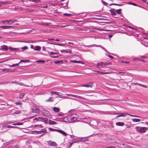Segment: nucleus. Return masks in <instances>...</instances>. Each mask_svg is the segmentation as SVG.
<instances>
[{"label": "nucleus", "instance_id": "22", "mask_svg": "<svg viewBox=\"0 0 148 148\" xmlns=\"http://www.w3.org/2000/svg\"><path fill=\"white\" fill-rule=\"evenodd\" d=\"M44 112H43L44 116H48L49 115V113L47 111H44Z\"/></svg>", "mask_w": 148, "mask_h": 148}, {"label": "nucleus", "instance_id": "42", "mask_svg": "<svg viewBox=\"0 0 148 148\" xmlns=\"http://www.w3.org/2000/svg\"><path fill=\"white\" fill-rule=\"evenodd\" d=\"M25 95L24 93H22L21 94L19 95V97L20 99L22 98Z\"/></svg>", "mask_w": 148, "mask_h": 148}, {"label": "nucleus", "instance_id": "45", "mask_svg": "<svg viewBox=\"0 0 148 148\" xmlns=\"http://www.w3.org/2000/svg\"><path fill=\"white\" fill-rule=\"evenodd\" d=\"M33 2L36 3H38L40 2V0H33Z\"/></svg>", "mask_w": 148, "mask_h": 148}, {"label": "nucleus", "instance_id": "47", "mask_svg": "<svg viewBox=\"0 0 148 148\" xmlns=\"http://www.w3.org/2000/svg\"><path fill=\"white\" fill-rule=\"evenodd\" d=\"M60 62H62V61L61 60L57 61L55 62V63L56 64L60 63Z\"/></svg>", "mask_w": 148, "mask_h": 148}, {"label": "nucleus", "instance_id": "20", "mask_svg": "<svg viewBox=\"0 0 148 148\" xmlns=\"http://www.w3.org/2000/svg\"><path fill=\"white\" fill-rule=\"evenodd\" d=\"M126 116V113H121L119 115L116 116V118H118L120 117H123Z\"/></svg>", "mask_w": 148, "mask_h": 148}, {"label": "nucleus", "instance_id": "36", "mask_svg": "<svg viewBox=\"0 0 148 148\" xmlns=\"http://www.w3.org/2000/svg\"><path fill=\"white\" fill-rule=\"evenodd\" d=\"M28 48L27 46H25L21 48V49L23 50H25L27 49Z\"/></svg>", "mask_w": 148, "mask_h": 148}, {"label": "nucleus", "instance_id": "33", "mask_svg": "<svg viewBox=\"0 0 148 148\" xmlns=\"http://www.w3.org/2000/svg\"><path fill=\"white\" fill-rule=\"evenodd\" d=\"M51 94L52 95H55V94L58 95V94L60 93V92H55V91L51 92Z\"/></svg>", "mask_w": 148, "mask_h": 148}, {"label": "nucleus", "instance_id": "2", "mask_svg": "<svg viewBox=\"0 0 148 148\" xmlns=\"http://www.w3.org/2000/svg\"><path fill=\"white\" fill-rule=\"evenodd\" d=\"M136 129L137 131L140 133H144L148 129V128L142 127H136Z\"/></svg>", "mask_w": 148, "mask_h": 148}, {"label": "nucleus", "instance_id": "25", "mask_svg": "<svg viewBox=\"0 0 148 148\" xmlns=\"http://www.w3.org/2000/svg\"><path fill=\"white\" fill-rule=\"evenodd\" d=\"M51 55H58L59 54V52H48Z\"/></svg>", "mask_w": 148, "mask_h": 148}, {"label": "nucleus", "instance_id": "1", "mask_svg": "<svg viewBox=\"0 0 148 148\" xmlns=\"http://www.w3.org/2000/svg\"><path fill=\"white\" fill-rule=\"evenodd\" d=\"M69 121L70 122H73L77 120L78 117V116L76 114H73L69 115Z\"/></svg>", "mask_w": 148, "mask_h": 148}, {"label": "nucleus", "instance_id": "35", "mask_svg": "<svg viewBox=\"0 0 148 148\" xmlns=\"http://www.w3.org/2000/svg\"><path fill=\"white\" fill-rule=\"evenodd\" d=\"M0 28H2L3 29H7L8 28L7 26H0Z\"/></svg>", "mask_w": 148, "mask_h": 148}, {"label": "nucleus", "instance_id": "60", "mask_svg": "<svg viewBox=\"0 0 148 148\" xmlns=\"http://www.w3.org/2000/svg\"><path fill=\"white\" fill-rule=\"evenodd\" d=\"M8 3V2H5V1H2L1 2V3L3 4H6V3Z\"/></svg>", "mask_w": 148, "mask_h": 148}, {"label": "nucleus", "instance_id": "31", "mask_svg": "<svg viewBox=\"0 0 148 148\" xmlns=\"http://www.w3.org/2000/svg\"><path fill=\"white\" fill-rule=\"evenodd\" d=\"M140 121V120L139 119H133V121L134 122H139Z\"/></svg>", "mask_w": 148, "mask_h": 148}, {"label": "nucleus", "instance_id": "18", "mask_svg": "<svg viewBox=\"0 0 148 148\" xmlns=\"http://www.w3.org/2000/svg\"><path fill=\"white\" fill-rule=\"evenodd\" d=\"M33 127H36L38 129L39 128H42L43 127V126L41 125H35L33 126Z\"/></svg>", "mask_w": 148, "mask_h": 148}, {"label": "nucleus", "instance_id": "44", "mask_svg": "<svg viewBox=\"0 0 148 148\" xmlns=\"http://www.w3.org/2000/svg\"><path fill=\"white\" fill-rule=\"evenodd\" d=\"M75 142H76V141H72L71 142H69V143L70 145L69 147L70 148V147L73 144V143H75Z\"/></svg>", "mask_w": 148, "mask_h": 148}, {"label": "nucleus", "instance_id": "17", "mask_svg": "<svg viewBox=\"0 0 148 148\" xmlns=\"http://www.w3.org/2000/svg\"><path fill=\"white\" fill-rule=\"evenodd\" d=\"M124 125V123L123 122H117L116 123V125L118 126H123Z\"/></svg>", "mask_w": 148, "mask_h": 148}, {"label": "nucleus", "instance_id": "27", "mask_svg": "<svg viewBox=\"0 0 148 148\" xmlns=\"http://www.w3.org/2000/svg\"><path fill=\"white\" fill-rule=\"evenodd\" d=\"M110 11L112 15L114 16H115L116 15V12L114 10H110Z\"/></svg>", "mask_w": 148, "mask_h": 148}, {"label": "nucleus", "instance_id": "59", "mask_svg": "<svg viewBox=\"0 0 148 148\" xmlns=\"http://www.w3.org/2000/svg\"><path fill=\"white\" fill-rule=\"evenodd\" d=\"M106 148H115V147L114 146H110L106 147Z\"/></svg>", "mask_w": 148, "mask_h": 148}, {"label": "nucleus", "instance_id": "10", "mask_svg": "<svg viewBox=\"0 0 148 148\" xmlns=\"http://www.w3.org/2000/svg\"><path fill=\"white\" fill-rule=\"evenodd\" d=\"M60 52L62 53H72V52L70 50H62L60 51Z\"/></svg>", "mask_w": 148, "mask_h": 148}, {"label": "nucleus", "instance_id": "28", "mask_svg": "<svg viewBox=\"0 0 148 148\" xmlns=\"http://www.w3.org/2000/svg\"><path fill=\"white\" fill-rule=\"evenodd\" d=\"M20 64V63H18L13 64H12V65L10 66V67H14L16 66H18Z\"/></svg>", "mask_w": 148, "mask_h": 148}, {"label": "nucleus", "instance_id": "7", "mask_svg": "<svg viewBox=\"0 0 148 148\" xmlns=\"http://www.w3.org/2000/svg\"><path fill=\"white\" fill-rule=\"evenodd\" d=\"M93 83H88L86 84L82 85L81 86L86 87H92L93 85Z\"/></svg>", "mask_w": 148, "mask_h": 148}, {"label": "nucleus", "instance_id": "32", "mask_svg": "<svg viewBox=\"0 0 148 148\" xmlns=\"http://www.w3.org/2000/svg\"><path fill=\"white\" fill-rule=\"evenodd\" d=\"M5 127H8V128H15L17 127H14L13 126H11L10 125H6L4 126Z\"/></svg>", "mask_w": 148, "mask_h": 148}, {"label": "nucleus", "instance_id": "39", "mask_svg": "<svg viewBox=\"0 0 148 148\" xmlns=\"http://www.w3.org/2000/svg\"><path fill=\"white\" fill-rule=\"evenodd\" d=\"M64 115V114L62 112H60L58 114V116H62Z\"/></svg>", "mask_w": 148, "mask_h": 148}, {"label": "nucleus", "instance_id": "62", "mask_svg": "<svg viewBox=\"0 0 148 148\" xmlns=\"http://www.w3.org/2000/svg\"><path fill=\"white\" fill-rule=\"evenodd\" d=\"M86 12H81V13L78 14L79 15L80 14H86Z\"/></svg>", "mask_w": 148, "mask_h": 148}, {"label": "nucleus", "instance_id": "58", "mask_svg": "<svg viewBox=\"0 0 148 148\" xmlns=\"http://www.w3.org/2000/svg\"><path fill=\"white\" fill-rule=\"evenodd\" d=\"M6 22H7V20L5 21H1V22L5 24Z\"/></svg>", "mask_w": 148, "mask_h": 148}, {"label": "nucleus", "instance_id": "40", "mask_svg": "<svg viewBox=\"0 0 148 148\" xmlns=\"http://www.w3.org/2000/svg\"><path fill=\"white\" fill-rule=\"evenodd\" d=\"M63 15L65 16H70L72 15L71 14H68L67 13H64L63 14Z\"/></svg>", "mask_w": 148, "mask_h": 148}, {"label": "nucleus", "instance_id": "50", "mask_svg": "<svg viewBox=\"0 0 148 148\" xmlns=\"http://www.w3.org/2000/svg\"><path fill=\"white\" fill-rule=\"evenodd\" d=\"M11 141L10 140V141H8V142H6L5 143H4L3 144L4 145H5L6 143V145L9 144H10Z\"/></svg>", "mask_w": 148, "mask_h": 148}, {"label": "nucleus", "instance_id": "3", "mask_svg": "<svg viewBox=\"0 0 148 148\" xmlns=\"http://www.w3.org/2000/svg\"><path fill=\"white\" fill-rule=\"evenodd\" d=\"M37 135L38 134H41L40 136H42L47 133V130L45 128L42 129L39 131H36Z\"/></svg>", "mask_w": 148, "mask_h": 148}, {"label": "nucleus", "instance_id": "53", "mask_svg": "<svg viewBox=\"0 0 148 148\" xmlns=\"http://www.w3.org/2000/svg\"><path fill=\"white\" fill-rule=\"evenodd\" d=\"M106 52H107V50L103 47L102 46L101 47Z\"/></svg>", "mask_w": 148, "mask_h": 148}, {"label": "nucleus", "instance_id": "19", "mask_svg": "<svg viewBox=\"0 0 148 148\" xmlns=\"http://www.w3.org/2000/svg\"><path fill=\"white\" fill-rule=\"evenodd\" d=\"M48 123L49 124L51 125H55L57 124L56 122L51 120H49Z\"/></svg>", "mask_w": 148, "mask_h": 148}, {"label": "nucleus", "instance_id": "63", "mask_svg": "<svg viewBox=\"0 0 148 148\" xmlns=\"http://www.w3.org/2000/svg\"><path fill=\"white\" fill-rule=\"evenodd\" d=\"M68 44H71V45H74V44L73 43H72V42H68Z\"/></svg>", "mask_w": 148, "mask_h": 148}, {"label": "nucleus", "instance_id": "23", "mask_svg": "<svg viewBox=\"0 0 148 148\" xmlns=\"http://www.w3.org/2000/svg\"><path fill=\"white\" fill-rule=\"evenodd\" d=\"M41 47L39 46H36L35 49H33L34 50L39 51L41 49Z\"/></svg>", "mask_w": 148, "mask_h": 148}, {"label": "nucleus", "instance_id": "61", "mask_svg": "<svg viewBox=\"0 0 148 148\" xmlns=\"http://www.w3.org/2000/svg\"><path fill=\"white\" fill-rule=\"evenodd\" d=\"M51 58H58V57L57 56H51Z\"/></svg>", "mask_w": 148, "mask_h": 148}, {"label": "nucleus", "instance_id": "9", "mask_svg": "<svg viewBox=\"0 0 148 148\" xmlns=\"http://www.w3.org/2000/svg\"><path fill=\"white\" fill-rule=\"evenodd\" d=\"M92 136V135H91L90 136H88L87 137L79 138V139H80L79 140L82 141L83 142L88 141V138L90 137V136Z\"/></svg>", "mask_w": 148, "mask_h": 148}, {"label": "nucleus", "instance_id": "46", "mask_svg": "<svg viewBox=\"0 0 148 148\" xmlns=\"http://www.w3.org/2000/svg\"><path fill=\"white\" fill-rule=\"evenodd\" d=\"M129 115L130 116H134V117H138V116H135V115H132V114H129L128 113H126V115Z\"/></svg>", "mask_w": 148, "mask_h": 148}, {"label": "nucleus", "instance_id": "5", "mask_svg": "<svg viewBox=\"0 0 148 148\" xmlns=\"http://www.w3.org/2000/svg\"><path fill=\"white\" fill-rule=\"evenodd\" d=\"M47 143L51 147H56L57 145L56 143L54 141L49 140L47 141Z\"/></svg>", "mask_w": 148, "mask_h": 148}, {"label": "nucleus", "instance_id": "16", "mask_svg": "<svg viewBox=\"0 0 148 148\" xmlns=\"http://www.w3.org/2000/svg\"><path fill=\"white\" fill-rule=\"evenodd\" d=\"M71 62H73L74 63H81L82 64H84V63L83 62L81 61H77L76 60H71Z\"/></svg>", "mask_w": 148, "mask_h": 148}, {"label": "nucleus", "instance_id": "11", "mask_svg": "<svg viewBox=\"0 0 148 148\" xmlns=\"http://www.w3.org/2000/svg\"><path fill=\"white\" fill-rule=\"evenodd\" d=\"M67 95L68 96H72V97H75L79 98L81 99H83V98L82 97H81V96H78V95H73V94H67Z\"/></svg>", "mask_w": 148, "mask_h": 148}, {"label": "nucleus", "instance_id": "24", "mask_svg": "<svg viewBox=\"0 0 148 148\" xmlns=\"http://www.w3.org/2000/svg\"><path fill=\"white\" fill-rule=\"evenodd\" d=\"M2 49L3 50H8V47L7 46L3 45L1 47Z\"/></svg>", "mask_w": 148, "mask_h": 148}, {"label": "nucleus", "instance_id": "38", "mask_svg": "<svg viewBox=\"0 0 148 148\" xmlns=\"http://www.w3.org/2000/svg\"><path fill=\"white\" fill-rule=\"evenodd\" d=\"M129 3L130 4L134 6H138V7H140V6H138L137 4L134 3L129 2Z\"/></svg>", "mask_w": 148, "mask_h": 148}, {"label": "nucleus", "instance_id": "43", "mask_svg": "<svg viewBox=\"0 0 148 148\" xmlns=\"http://www.w3.org/2000/svg\"><path fill=\"white\" fill-rule=\"evenodd\" d=\"M14 121H9L7 122V123H5V124H10L13 123Z\"/></svg>", "mask_w": 148, "mask_h": 148}, {"label": "nucleus", "instance_id": "4", "mask_svg": "<svg viewBox=\"0 0 148 148\" xmlns=\"http://www.w3.org/2000/svg\"><path fill=\"white\" fill-rule=\"evenodd\" d=\"M36 120L38 121H42L45 122H47V118H45L43 117H36L33 119V121Z\"/></svg>", "mask_w": 148, "mask_h": 148}, {"label": "nucleus", "instance_id": "41", "mask_svg": "<svg viewBox=\"0 0 148 148\" xmlns=\"http://www.w3.org/2000/svg\"><path fill=\"white\" fill-rule=\"evenodd\" d=\"M120 62L122 63H125L126 64H128L130 63V62L128 61H125L121 60L120 61Z\"/></svg>", "mask_w": 148, "mask_h": 148}, {"label": "nucleus", "instance_id": "56", "mask_svg": "<svg viewBox=\"0 0 148 148\" xmlns=\"http://www.w3.org/2000/svg\"><path fill=\"white\" fill-rule=\"evenodd\" d=\"M17 124L18 125H23V123H17Z\"/></svg>", "mask_w": 148, "mask_h": 148}, {"label": "nucleus", "instance_id": "26", "mask_svg": "<svg viewBox=\"0 0 148 148\" xmlns=\"http://www.w3.org/2000/svg\"><path fill=\"white\" fill-rule=\"evenodd\" d=\"M121 11V9H120L117 10H116V12H117V13L120 15H121L122 14Z\"/></svg>", "mask_w": 148, "mask_h": 148}, {"label": "nucleus", "instance_id": "51", "mask_svg": "<svg viewBox=\"0 0 148 148\" xmlns=\"http://www.w3.org/2000/svg\"><path fill=\"white\" fill-rule=\"evenodd\" d=\"M91 46L99 47H100L101 48L102 46H101V45H100L98 46H96V45H92Z\"/></svg>", "mask_w": 148, "mask_h": 148}, {"label": "nucleus", "instance_id": "57", "mask_svg": "<svg viewBox=\"0 0 148 148\" xmlns=\"http://www.w3.org/2000/svg\"><path fill=\"white\" fill-rule=\"evenodd\" d=\"M15 104H16L17 105H20V104H21V103L20 102H16L15 103Z\"/></svg>", "mask_w": 148, "mask_h": 148}, {"label": "nucleus", "instance_id": "14", "mask_svg": "<svg viewBox=\"0 0 148 148\" xmlns=\"http://www.w3.org/2000/svg\"><path fill=\"white\" fill-rule=\"evenodd\" d=\"M105 65L103 62H101L97 63V67L99 68H102Z\"/></svg>", "mask_w": 148, "mask_h": 148}, {"label": "nucleus", "instance_id": "48", "mask_svg": "<svg viewBox=\"0 0 148 148\" xmlns=\"http://www.w3.org/2000/svg\"><path fill=\"white\" fill-rule=\"evenodd\" d=\"M31 132L32 134L37 135L36 131H32Z\"/></svg>", "mask_w": 148, "mask_h": 148}, {"label": "nucleus", "instance_id": "12", "mask_svg": "<svg viewBox=\"0 0 148 148\" xmlns=\"http://www.w3.org/2000/svg\"><path fill=\"white\" fill-rule=\"evenodd\" d=\"M9 49L10 50L12 51H17L18 52L20 51L21 50L19 48H15L12 47H10Z\"/></svg>", "mask_w": 148, "mask_h": 148}, {"label": "nucleus", "instance_id": "13", "mask_svg": "<svg viewBox=\"0 0 148 148\" xmlns=\"http://www.w3.org/2000/svg\"><path fill=\"white\" fill-rule=\"evenodd\" d=\"M17 21L15 19H11L9 20H7L8 23L9 25H11L15 22H17Z\"/></svg>", "mask_w": 148, "mask_h": 148}, {"label": "nucleus", "instance_id": "8", "mask_svg": "<svg viewBox=\"0 0 148 148\" xmlns=\"http://www.w3.org/2000/svg\"><path fill=\"white\" fill-rule=\"evenodd\" d=\"M69 115L67 116H66L64 117L63 118L62 121L64 122H70L69 121Z\"/></svg>", "mask_w": 148, "mask_h": 148}, {"label": "nucleus", "instance_id": "49", "mask_svg": "<svg viewBox=\"0 0 148 148\" xmlns=\"http://www.w3.org/2000/svg\"><path fill=\"white\" fill-rule=\"evenodd\" d=\"M138 84V85H139V86H140L143 87H144V88H146V86L144 85H143V84H138V83H137L136 84Z\"/></svg>", "mask_w": 148, "mask_h": 148}, {"label": "nucleus", "instance_id": "15", "mask_svg": "<svg viewBox=\"0 0 148 148\" xmlns=\"http://www.w3.org/2000/svg\"><path fill=\"white\" fill-rule=\"evenodd\" d=\"M57 131L58 132L61 134L62 135L64 136H67V135H68V134L66 133L62 130H58Z\"/></svg>", "mask_w": 148, "mask_h": 148}, {"label": "nucleus", "instance_id": "52", "mask_svg": "<svg viewBox=\"0 0 148 148\" xmlns=\"http://www.w3.org/2000/svg\"><path fill=\"white\" fill-rule=\"evenodd\" d=\"M55 45H59V46H64V44H58V43H56L55 44H54Z\"/></svg>", "mask_w": 148, "mask_h": 148}, {"label": "nucleus", "instance_id": "55", "mask_svg": "<svg viewBox=\"0 0 148 148\" xmlns=\"http://www.w3.org/2000/svg\"><path fill=\"white\" fill-rule=\"evenodd\" d=\"M108 56L111 59H112L113 58V57L111 55H108Z\"/></svg>", "mask_w": 148, "mask_h": 148}, {"label": "nucleus", "instance_id": "54", "mask_svg": "<svg viewBox=\"0 0 148 148\" xmlns=\"http://www.w3.org/2000/svg\"><path fill=\"white\" fill-rule=\"evenodd\" d=\"M109 73L108 72H101V74H108Z\"/></svg>", "mask_w": 148, "mask_h": 148}, {"label": "nucleus", "instance_id": "37", "mask_svg": "<svg viewBox=\"0 0 148 148\" xmlns=\"http://www.w3.org/2000/svg\"><path fill=\"white\" fill-rule=\"evenodd\" d=\"M21 112V111L19 110H16L14 112V113L15 114H18L20 113Z\"/></svg>", "mask_w": 148, "mask_h": 148}, {"label": "nucleus", "instance_id": "34", "mask_svg": "<svg viewBox=\"0 0 148 148\" xmlns=\"http://www.w3.org/2000/svg\"><path fill=\"white\" fill-rule=\"evenodd\" d=\"M36 62L38 63H43L45 62V61L44 60H40L37 61Z\"/></svg>", "mask_w": 148, "mask_h": 148}, {"label": "nucleus", "instance_id": "21", "mask_svg": "<svg viewBox=\"0 0 148 148\" xmlns=\"http://www.w3.org/2000/svg\"><path fill=\"white\" fill-rule=\"evenodd\" d=\"M53 110L57 112H58L60 111V109L57 107H54L53 108Z\"/></svg>", "mask_w": 148, "mask_h": 148}, {"label": "nucleus", "instance_id": "6", "mask_svg": "<svg viewBox=\"0 0 148 148\" xmlns=\"http://www.w3.org/2000/svg\"><path fill=\"white\" fill-rule=\"evenodd\" d=\"M32 110L33 112L38 113L39 112V110L37 107L34 105H33L32 108Z\"/></svg>", "mask_w": 148, "mask_h": 148}, {"label": "nucleus", "instance_id": "29", "mask_svg": "<svg viewBox=\"0 0 148 148\" xmlns=\"http://www.w3.org/2000/svg\"><path fill=\"white\" fill-rule=\"evenodd\" d=\"M18 84L19 85H21V86H27V87L30 86H28L26 85H25L22 83H21V82L18 83Z\"/></svg>", "mask_w": 148, "mask_h": 148}, {"label": "nucleus", "instance_id": "30", "mask_svg": "<svg viewBox=\"0 0 148 148\" xmlns=\"http://www.w3.org/2000/svg\"><path fill=\"white\" fill-rule=\"evenodd\" d=\"M29 62V60H22L20 61V62L19 63H20L21 62H23L24 63H26V62Z\"/></svg>", "mask_w": 148, "mask_h": 148}, {"label": "nucleus", "instance_id": "64", "mask_svg": "<svg viewBox=\"0 0 148 148\" xmlns=\"http://www.w3.org/2000/svg\"><path fill=\"white\" fill-rule=\"evenodd\" d=\"M138 58H133V60L134 61H136V60H138Z\"/></svg>", "mask_w": 148, "mask_h": 148}]
</instances>
